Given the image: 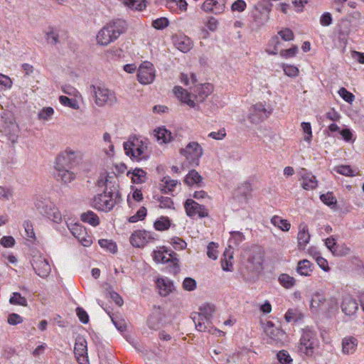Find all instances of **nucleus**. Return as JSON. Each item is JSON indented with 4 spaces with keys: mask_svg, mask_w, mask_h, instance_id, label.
<instances>
[{
    "mask_svg": "<svg viewBox=\"0 0 364 364\" xmlns=\"http://www.w3.org/2000/svg\"><path fill=\"white\" fill-rule=\"evenodd\" d=\"M154 260L156 262L168 264L169 272L177 274L180 272L179 260L177 254L170 248L162 246L159 250H154L152 252Z\"/></svg>",
    "mask_w": 364,
    "mask_h": 364,
    "instance_id": "obj_1",
    "label": "nucleus"
},
{
    "mask_svg": "<svg viewBox=\"0 0 364 364\" xmlns=\"http://www.w3.org/2000/svg\"><path fill=\"white\" fill-rule=\"evenodd\" d=\"M146 140V139L144 141L142 139L139 140L135 136L130 137L128 141L123 144L126 155L129 156L132 161L147 160L149 156L144 154L145 149L147 148Z\"/></svg>",
    "mask_w": 364,
    "mask_h": 364,
    "instance_id": "obj_2",
    "label": "nucleus"
},
{
    "mask_svg": "<svg viewBox=\"0 0 364 364\" xmlns=\"http://www.w3.org/2000/svg\"><path fill=\"white\" fill-rule=\"evenodd\" d=\"M318 343L316 332L306 327L302 330L299 343V352L305 355L312 356Z\"/></svg>",
    "mask_w": 364,
    "mask_h": 364,
    "instance_id": "obj_3",
    "label": "nucleus"
},
{
    "mask_svg": "<svg viewBox=\"0 0 364 364\" xmlns=\"http://www.w3.org/2000/svg\"><path fill=\"white\" fill-rule=\"evenodd\" d=\"M272 6V4L269 0H261L255 5L254 10L252 12V17L257 28L264 25L269 20Z\"/></svg>",
    "mask_w": 364,
    "mask_h": 364,
    "instance_id": "obj_4",
    "label": "nucleus"
},
{
    "mask_svg": "<svg viewBox=\"0 0 364 364\" xmlns=\"http://www.w3.org/2000/svg\"><path fill=\"white\" fill-rule=\"evenodd\" d=\"M35 205L38 213L43 216L46 217L55 223L61 222V213L51 201L46 199L37 200Z\"/></svg>",
    "mask_w": 364,
    "mask_h": 364,
    "instance_id": "obj_5",
    "label": "nucleus"
},
{
    "mask_svg": "<svg viewBox=\"0 0 364 364\" xmlns=\"http://www.w3.org/2000/svg\"><path fill=\"white\" fill-rule=\"evenodd\" d=\"M180 154L186 157L188 163L193 166L199 165L203 151L201 146L196 141L190 142L186 148L180 149Z\"/></svg>",
    "mask_w": 364,
    "mask_h": 364,
    "instance_id": "obj_6",
    "label": "nucleus"
},
{
    "mask_svg": "<svg viewBox=\"0 0 364 364\" xmlns=\"http://www.w3.org/2000/svg\"><path fill=\"white\" fill-rule=\"evenodd\" d=\"M90 92L95 97V103L100 107L105 105L106 103L112 105L117 101L114 93L107 88L96 87L92 85L90 87Z\"/></svg>",
    "mask_w": 364,
    "mask_h": 364,
    "instance_id": "obj_7",
    "label": "nucleus"
},
{
    "mask_svg": "<svg viewBox=\"0 0 364 364\" xmlns=\"http://www.w3.org/2000/svg\"><path fill=\"white\" fill-rule=\"evenodd\" d=\"M272 112V108H266L264 104L258 102L250 108L248 119L252 124H258L265 120Z\"/></svg>",
    "mask_w": 364,
    "mask_h": 364,
    "instance_id": "obj_8",
    "label": "nucleus"
},
{
    "mask_svg": "<svg viewBox=\"0 0 364 364\" xmlns=\"http://www.w3.org/2000/svg\"><path fill=\"white\" fill-rule=\"evenodd\" d=\"M80 159L75 156L74 151H65L56 159L55 169H73L80 162Z\"/></svg>",
    "mask_w": 364,
    "mask_h": 364,
    "instance_id": "obj_9",
    "label": "nucleus"
},
{
    "mask_svg": "<svg viewBox=\"0 0 364 364\" xmlns=\"http://www.w3.org/2000/svg\"><path fill=\"white\" fill-rule=\"evenodd\" d=\"M105 183V188L103 191L105 196L120 203L122 198L119 190V185L116 180V174L114 173V176H109V173H107V182Z\"/></svg>",
    "mask_w": 364,
    "mask_h": 364,
    "instance_id": "obj_10",
    "label": "nucleus"
},
{
    "mask_svg": "<svg viewBox=\"0 0 364 364\" xmlns=\"http://www.w3.org/2000/svg\"><path fill=\"white\" fill-rule=\"evenodd\" d=\"M155 79L154 65L149 62H143L137 70V80L142 85L151 84Z\"/></svg>",
    "mask_w": 364,
    "mask_h": 364,
    "instance_id": "obj_11",
    "label": "nucleus"
},
{
    "mask_svg": "<svg viewBox=\"0 0 364 364\" xmlns=\"http://www.w3.org/2000/svg\"><path fill=\"white\" fill-rule=\"evenodd\" d=\"M184 209L188 217L193 218L196 215L200 218L208 216V210L205 205H200L193 199L188 198L183 203Z\"/></svg>",
    "mask_w": 364,
    "mask_h": 364,
    "instance_id": "obj_12",
    "label": "nucleus"
},
{
    "mask_svg": "<svg viewBox=\"0 0 364 364\" xmlns=\"http://www.w3.org/2000/svg\"><path fill=\"white\" fill-rule=\"evenodd\" d=\"M156 234L145 230H136L130 236L129 242L133 247H143L146 243L154 241Z\"/></svg>",
    "mask_w": 364,
    "mask_h": 364,
    "instance_id": "obj_13",
    "label": "nucleus"
},
{
    "mask_svg": "<svg viewBox=\"0 0 364 364\" xmlns=\"http://www.w3.org/2000/svg\"><path fill=\"white\" fill-rule=\"evenodd\" d=\"M107 198L105 196L104 192L97 194L93 198L92 206L98 210L109 212L115 205L119 203L114 199H107Z\"/></svg>",
    "mask_w": 364,
    "mask_h": 364,
    "instance_id": "obj_14",
    "label": "nucleus"
},
{
    "mask_svg": "<svg viewBox=\"0 0 364 364\" xmlns=\"http://www.w3.org/2000/svg\"><path fill=\"white\" fill-rule=\"evenodd\" d=\"M266 332L269 336V341H267L269 344L282 346L287 338L286 332L279 328L275 327L267 329Z\"/></svg>",
    "mask_w": 364,
    "mask_h": 364,
    "instance_id": "obj_15",
    "label": "nucleus"
},
{
    "mask_svg": "<svg viewBox=\"0 0 364 364\" xmlns=\"http://www.w3.org/2000/svg\"><path fill=\"white\" fill-rule=\"evenodd\" d=\"M164 318V314L160 306H154V311L147 318V326L150 329L158 330L161 327V323Z\"/></svg>",
    "mask_w": 364,
    "mask_h": 364,
    "instance_id": "obj_16",
    "label": "nucleus"
},
{
    "mask_svg": "<svg viewBox=\"0 0 364 364\" xmlns=\"http://www.w3.org/2000/svg\"><path fill=\"white\" fill-rule=\"evenodd\" d=\"M213 86L210 83H204L196 86L193 90L195 100L198 102H203L211 94Z\"/></svg>",
    "mask_w": 364,
    "mask_h": 364,
    "instance_id": "obj_17",
    "label": "nucleus"
},
{
    "mask_svg": "<svg viewBox=\"0 0 364 364\" xmlns=\"http://www.w3.org/2000/svg\"><path fill=\"white\" fill-rule=\"evenodd\" d=\"M109 30L112 31L111 34L114 36V39H117L119 36L124 33L127 29V23L124 20L117 18L111 21L107 24Z\"/></svg>",
    "mask_w": 364,
    "mask_h": 364,
    "instance_id": "obj_18",
    "label": "nucleus"
},
{
    "mask_svg": "<svg viewBox=\"0 0 364 364\" xmlns=\"http://www.w3.org/2000/svg\"><path fill=\"white\" fill-rule=\"evenodd\" d=\"M341 308L346 316H354L358 309V304L355 299L346 296L343 298Z\"/></svg>",
    "mask_w": 364,
    "mask_h": 364,
    "instance_id": "obj_19",
    "label": "nucleus"
},
{
    "mask_svg": "<svg viewBox=\"0 0 364 364\" xmlns=\"http://www.w3.org/2000/svg\"><path fill=\"white\" fill-rule=\"evenodd\" d=\"M173 93L175 96L183 103L188 105L190 107L195 108L196 105L194 100H191V95L188 91L181 86H175L173 87Z\"/></svg>",
    "mask_w": 364,
    "mask_h": 364,
    "instance_id": "obj_20",
    "label": "nucleus"
},
{
    "mask_svg": "<svg viewBox=\"0 0 364 364\" xmlns=\"http://www.w3.org/2000/svg\"><path fill=\"white\" fill-rule=\"evenodd\" d=\"M156 284L161 296H168L173 289V284L168 278H158L156 281Z\"/></svg>",
    "mask_w": 364,
    "mask_h": 364,
    "instance_id": "obj_21",
    "label": "nucleus"
},
{
    "mask_svg": "<svg viewBox=\"0 0 364 364\" xmlns=\"http://www.w3.org/2000/svg\"><path fill=\"white\" fill-rule=\"evenodd\" d=\"M183 182L188 186L196 185L197 187L200 188L203 186V177L195 169H192L188 172L185 176Z\"/></svg>",
    "mask_w": 364,
    "mask_h": 364,
    "instance_id": "obj_22",
    "label": "nucleus"
},
{
    "mask_svg": "<svg viewBox=\"0 0 364 364\" xmlns=\"http://www.w3.org/2000/svg\"><path fill=\"white\" fill-rule=\"evenodd\" d=\"M314 269V264L306 259L298 262L296 272L301 276L309 277Z\"/></svg>",
    "mask_w": 364,
    "mask_h": 364,
    "instance_id": "obj_23",
    "label": "nucleus"
},
{
    "mask_svg": "<svg viewBox=\"0 0 364 364\" xmlns=\"http://www.w3.org/2000/svg\"><path fill=\"white\" fill-rule=\"evenodd\" d=\"M310 234L309 232L308 226L305 224H301L299 226V231L298 233V247L299 250H304L306 245L310 240Z\"/></svg>",
    "mask_w": 364,
    "mask_h": 364,
    "instance_id": "obj_24",
    "label": "nucleus"
},
{
    "mask_svg": "<svg viewBox=\"0 0 364 364\" xmlns=\"http://www.w3.org/2000/svg\"><path fill=\"white\" fill-rule=\"evenodd\" d=\"M358 341L353 336H348L342 340V351L344 354L350 355L355 353Z\"/></svg>",
    "mask_w": 364,
    "mask_h": 364,
    "instance_id": "obj_25",
    "label": "nucleus"
},
{
    "mask_svg": "<svg viewBox=\"0 0 364 364\" xmlns=\"http://www.w3.org/2000/svg\"><path fill=\"white\" fill-rule=\"evenodd\" d=\"M53 175L57 181L64 183H70L75 178V173L71 169H55Z\"/></svg>",
    "mask_w": 364,
    "mask_h": 364,
    "instance_id": "obj_26",
    "label": "nucleus"
},
{
    "mask_svg": "<svg viewBox=\"0 0 364 364\" xmlns=\"http://www.w3.org/2000/svg\"><path fill=\"white\" fill-rule=\"evenodd\" d=\"M154 136L159 144H167L173 140L171 132L165 127H161L154 131Z\"/></svg>",
    "mask_w": 364,
    "mask_h": 364,
    "instance_id": "obj_27",
    "label": "nucleus"
},
{
    "mask_svg": "<svg viewBox=\"0 0 364 364\" xmlns=\"http://www.w3.org/2000/svg\"><path fill=\"white\" fill-rule=\"evenodd\" d=\"M111 33L112 31L109 27L107 25L105 26L97 33V43L102 46H107L111 42L114 41L116 39H114V36Z\"/></svg>",
    "mask_w": 364,
    "mask_h": 364,
    "instance_id": "obj_28",
    "label": "nucleus"
},
{
    "mask_svg": "<svg viewBox=\"0 0 364 364\" xmlns=\"http://www.w3.org/2000/svg\"><path fill=\"white\" fill-rule=\"evenodd\" d=\"M173 43L176 48L183 53L188 52L192 48L191 38L186 36L176 37Z\"/></svg>",
    "mask_w": 364,
    "mask_h": 364,
    "instance_id": "obj_29",
    "label": "nucleus"
},
{
    "mask_svg": "<svg viewBox=\"0 0 364 364\" xmlns=\"http://www.w3.org/2000/svg\"><path fill=\"white\" fill-rule=\"evenodd\" d=\"M130 174L132 175L131 177L132 183L134 184H141L145 183L146 172L141 168H136L133 171H128L127 176H129Z\"/></svg>",
    "mask_w": 364,
    "mask_h": 364,
    "instance_id": "obj_30",
    "label": "nucleus"
},
{
    "mask_svg": "<svg viewBox=\"0 0 364 364\" xmlns=\"http://www.w3.org/2000/svg\"><path fill=\"white\" fill-rule=\"evenodd\" d=\"M353 22L348 18H342L338 24V38L341 40L345 39L350 33Z\"/></svg>",
    "mask_w": 364,
    "mask_h": 364,
    "instance_id": "obj_31",
    "label": "nucleus"
},
{
    "mask_svg": "<svg viewBox=\"0 0 364 364\" xmlns=\"http://www.w3.org/2000/svg\"><path fill=\"white\" fill-rule=\"evenodd\" d=\"M161 181L164 182V184L161 185L160 191L164 194H167L169 192L173 191L174 188L177 184L181 183L177 180L171 179L168 176H164L161 179Z\"/></svg>",
    "mask_w": 364,
    "mask_h": 364,
    "instance_id": "obj_32",
    "label": "nucleus"
},
{
    "mask_svg": "<svg viewBox=\"0 0 364 364\" xmlns=\"http://www.w3.org/2000/svg\"><path fill=\"white\" fill-rule=\"evenodd\" d=\"M301 186L304 190L314 189L317 187L318 181L311 173H306L302 176Z\"/></svg>",
    "mask_w": 364,
    "mask_h": 364,
    "instance_id": "obj_33",
    "label": "nucleus"
},
{
    "mask_svg": "<svg viewBox=\"0 0 364 364\" xmlns=\"http://www.w3.org/2000/svg\"><path fill=\"white\" fill-rule=\"evenodd\" d=\"M192 319L195 323L196 328L198 331L205 332L208 326L210 323V320L206 318L203 315L195 314Z\"/></svg>",
    "mask_w": 364,
    "mask_h": 364,
    "instance_id": "obj_34",
    "label": "nucleus"
},
{
    "mask_svg": "<svg viewBox=\"0 0 364 364\" xmlns=\"http://www.w3.org/2000/svg\"><path fill=\"white\" fill-rule=\"evenodd\" d=\"M32 266L35 272L41 277H46L50 271V267L46 260L36 262Z\"/></svg>",
    "mask_w": 364,
    "mask_h": 364,
    "instance_id": "obj_35",
    "label": "nucleus"
},
{
    "mask_svg": "<svg viewBox=\"0 0 364 364\" xmlns=\"http://www.w3.org/2000/svg\"><path fill=\"white\" fill-rule=\"evenodd\" d=\"M80 219L83 223H87L93 227H96L100 224L99 217L92 210H87L82 213Z\"/></svg>",
    "mask_w": 364,
    "mask_h": 364,
    "instance_id": "obj_36",
    "label": "nucleus"
},
{
    "mask_svg": "<svg viewBox=\"0 0 364 364\" xmlns=\"http://www.w3.org/2000/svg\"><path fill=\"white\" fill-rule=\"evenodd\" d=\"M66 224L73 235L79 240L83 238L84 235L86 234L85 228L79 223H68L66 222Z\"/></svg>",
    "mask_w": 364,
    "mask_h": 364,
    "instance_id": "obj_37",
    "label": "nucleus"
},
{
    "mask_svg": "<svg viewBox=\"0 0 364 364\" xmlns=\"http://www.w3.org/2000/svg\"><path fill=\"white\" fill-rule=\"evenodd\" d=\"M231 237L228 240V247L234 249L237 247L245 240V235L240 231H232L230 232Z\"/></svg>",
    "mask_w": 364,
    "mask_h": 364,
    "instance_id": "obj_38",
    "label": "nucleus"
},
{
    "mask_svg": "<svg viewBox=\"0 0 364 364\" xmlns=\"http://www.w3.org/2000/svg\"><path fill=\"white\" fill-rule=\"evenodd\" d=\"M320 200L327 206L331 209H336L337 208V199L333 196V192L328 191L326 193H322L320 195Z\"/></svg>",
    "mask_w": 364,
    "mask_h": 364,
    "instance_id": "obj_39",
    "label": "nucleus"
},
{
    "mask_svg": "<svg viewBox=\"0 0 364 364\" xmlns=\"http://www.w3.org/2000/svg\"><path fill=\"white\" fill-rule=\"evenodd\" d=\"M278 282L285 289H291L296 284V279L286 273L281 274L278 277Z\"/></svg>",
    "mask_w": 364,
    "mask_h": 364,
    "instance_id": "obj_40",
    "label": "nucleus"
},
{
    "mask_svg": "<svg viewBox=\"0 0 364 364\" xmlns=\"http://www.w3.org/2000/svg\"><path fill=\"white\" fill-rule=\"evenodd\" d=\"M171 224V220L167 216H161L155 220L154 227L156 230L164 231L169 229Z\"/></svg>",
    "mask_w": 364,
    "mask_h": 364,
    "instance_id": "obj_41",
    "label": "nucleus"
},
{
    "mask_svg": "<svg viewBox=\"0 0 364 364\" xmlns=\"http://www.w3.org/2000/svg\"><path fill=\"white\" fill-rule=\"evenodd\" d=\"M125 6L127 7L137 10L142 11L146 7V0H122Z\"/></svg>",
    "mask_w": 364,
    "mask_h": 364,
    "instance_id": "obj_42",
    "label": "nucleus"
},
{
    "mask_svg": "<svg viewBox=\"0 0 364 364\" xmlns=\"http://www.w3.org/2000/svg\"><path fill=\"white\" fill-rule=\"evenodd\" d=\"M271 223L283 231H288L291 227V224L287 220L282 219L281 217L277 215L272 217Z\"/></svg>",
    "mask_w": 364,
    "mask_h": 364,
    "instance_id": "obj_43",
    "label": "nucleus"
},
{
    "mask_svg": "<svg viewBox=\"0 0 364 364\" xmlns=\"http://www.w3.org/2000/svg\"><path fill=\"white\" fill-rule=\"evenodd\" d=\"M9 303L11 305L27 306L28 302L26 297L22 296L19 292H13L9 298Z\"/></svg>",
    "mask_w": 364,
    "mask_h": 364,
    "instance_id": "obj_44",
    "label": "nucleus"
},
{
    "mask_svg": "<svg viewBox=\"0 0 364 364\" xmlns=\"http://www.w3.org/2000/svg\"><path fill=\"white\" fill-rule=\"evenodd\" d=\"M98 243L102 248H106L107 250L112 254L117 253V245L113 240L100 239Z\"/></svg>",
    "mask_w": 364,
    "mask_h": 364,
    "instance_id": "obj_45",
    "label": "nucleus"
},
{
    "mask_svg": "<svg viewBox=\"0 0 364 364\" xmlns=\"http://www.w3.org/2000/svg\"><path fill=\"white\" fill-rule=\"evenodd\" d=\"M87 342L85 339L76 341L74 353L75 356L87 355Z\"/></svg>",
    "mask_w": 364,
    "mask_h": 364,
    "instance_id": "obj_46",
    "label": "nucleus"
},
{
    "mask_svg": "<svg viewBox=\"0 0 364 364\" xmlns=\"http://www.w3.org/2000/svg\"><path fill=\"white\" fill-rule=\"evenodd\" d=\"M281 67L286 75L290 77H296L299 74V70L297 67L293 65L282 63Z\"/></svg>",
    "mask_w": 364,
    "mask_h": 364,
    "instance_id": "obj_47",
    "label": "nucleus"
},
{
    "mask_svg": "<svg viewBox=\"0 0 364 364\" xmlns=\"http://www.w3.org/2000/svg\"><path fill=\"white\" fill-rule=\"evenodd\" d=\"M339 134L342 136V139L346 142L353 143L356 139V137L353 134V131L346 126L341 129Z\"/></svg>",
    "mask_w": 364,
    "mask_h": 364,
    "instance_id": "obj_48",
    "label": "nucleus"
},
{
    "mask_svg": "<svg viewBox=\"0 0 364 364\" xmlns=\"http://www.w3.org/2000/svg\"><path fill=\"white\" fill-rule=\"evenodd\" d=\"M59 101L63 105H64L65 107H70L74 109H79V104H78L77 100H75V99L70 98L67 96L61 95L59 97Z\"/></svg>",
    "mask_w": 364,
    "mask_h": 364,
    "instance_id": "obj_49",
    "label": "nucleus"
},
{
    "mask_svg": "<svg viewBox=\"0 0 364 364\" xmlns=\"http://www.w3.org/2000/svg\"><path fill=\"white\" fill-rule=\"evenodd\" d=\"M147 215V210L144 206L141 207L135 215L130 216L128 219L129 223H134L139 220H143Z\"/></svg>",
    "mask_w": 364,
    "mask_h": 364,
    "instance_id": "obj_50",
    "label": "nucleus"
},
{
    "mask_svg": "<svg viewBox=\"0 0 364 364\" xmlns=\"http://www.w3.org/2000/svg\"><path fill=\"white\" fill-rule=\"evenodd\" d=\"M169 25V20L166 17H160L152 21L151 26L156 30H163Z\"/></svg>",
    "mask_w": 364,
    "mask_h": 364,
    "instance_id": "obj_51",
    "label": "nucleus"
},
{
    "mask_svg": "<svg viewBox=\"0 0 364 364\" xmlns=\"http://www.w3.org/2000/svg\"><path fill=\"white\" fill-rule=\"evenodd\" d=\"M335 171L345 176H354V171L349 165H341L334 168Z\"/></svg>",
    "mask_w": 364,
    "mask_h": 364,
    "instance_id": "obj_52",
    "label": "nucleus"
},
{
    "mask_svg": "<svg viewBox=\"0 0 364 364\" xmlns=\"http://www.w3.org/2000/svg\"><path fill=\"white\" fill-rule=\"evenodd\" d=\"M200 313H198V315H203L206 318L210 320L213 312L215 311V306L210 304H205L200 307Z\"/></svg>",
    "mask_w": 364,
    "mask_h": 364,
    "instance_id": "obj_53",
    "label": "nucleus"
},
{
    "mask_svg": "<svg viewBox=\"0 0 364 364\" xmlns=\"http://www.w3.org/2000/svg\"><path fill=\"white\" fill-rule=\"evenodd\" d=\"M277 358L281 364H291L293 361L288 351L285 350H279L277 354Z\"/></svg>",
    "mask_w": 364,
    "mask_h": 364,
    "instance_id": "obj_54",
    "label": "nucleus"
},
{
    "mask_svg": "<svg viewBox=\"0 0 364 364\" xmlns=\"http://www.w3.org/2000/svg\"><path fill=\"white\" fill-rule=\"evenodd\" d=\"M326 301L323 294L316 292L313 294L311 299V308H317Z\"/></svg>",
    "mask_w": 364,
    "mask_h": 364,
    "instance_id": "obj_55",
    "label": "nucleus"
},
{
    "mask_svg": "<svg viewBox=\"0 0 364 364\" xmlns=\"http://www.w3.org/2000/svg\"><path fill=\"white\" fill-rule=\"evenodd\" d=\"M338 93L340 97L348 103H352L355 100L354 95L345 87H341Z\"/></svg>",
    "mask_w": 364,
    "mask_h": 364,
    "instance_id": "obj_56",
    "label": "nucleus"
},
{
    "mask_svg": "<svg viewBox=\"0 0 364 364\" xmlns=\"http://www.w3.org/2000/svg\"><path fill=\"white\" fill-rule=\"evenodd\" d=\"M213 14H222L225 8L226 0H213Z\"/></svg>",
    "mask_w": 364,
    "mask_h": 364,
    "instance_id": "obj_57",
    "label": "nucleus"
},
{
    "mask_svg": "<svg viewBox=\"0 0 364 364\" xmlns=\"http://www.w3.org/2000/svg\"><path fill=\"white\" fill-rule=\"evenodd\" d=\"M298 52V47L295 45H293L291 48L288 49H282L280 50L279 54L282 57L284 58H290L294 57Z\"/></svg>",
    "mask_w": 364,
    "mask_h": 364,
    "instance_id": "obj_58",
    "label": "nucleus"
},
{
    "mask_svg": "<svg viewBox=\"0 0 364 364\" xmlns=\"http://www.w3.org/2000/svg\"><path fill=\"white\" fill-rule=\"evenodd\" d=\"M218 244L214 242H210L207 247V255L209 258L216 259L218 258Z\"/></svg>",
    "mask_w": 364,
    "mask_h": 364,
    "instance_id": "obj_59",
    "label": "nucleus"
},
{
    "mask_svg": "<svg viewBox=\"0 0 364 364\" xmlns=\"http://www.w3.org/2000/svg\"><path fill=\"white\" fill-rule=\"evenodd\" d=\"M75 311L80 322L84 324H87L89 322V315L82 307H77Z\"/></svg>",
    "mask_w": 364,
    "mask_h": 364,
    "instance_id": "obj_60",
    "label": "nucleus"
},
{
    "mask_svg": "<svg viewBox=\"0 0 364 364\" xmlns=\"http://www.w3.org/2000/svg\"><path fill=\"white\" fill-rule=\"evenodd\" d=\"M303 132L306 134L304 141L310 142L312 138L311 125L310 122H304L301 124Z\"/></svg>",
    "mask_w": 364,
    "mask_h": 364,
    "instance_id": "obj_61",
    "label": "nucleus"
},
{
    "mask_svg": "<svg viewBox=\"0 0 364 364\" xmlns=\"http://www.w3.org/2000/svg\"><path fill=\"white\" fill-rule=\"evenodd\" d=\"M196 281L191 277H186L183 282V288L186 291H193L196 288Z\"/></svg>",
    "mask_w": 364,
    "mask_h": 364,
    "instance_id": "obj_62",
    "label": "nucleus"
},
{
    "mask_svg": "<svg viewBox=\"0 0 364 364\" xmlns=\"http://www.w3.org/2000/svg\"><path fill=\"white\" fill-rule=\"evenodd\" d=\"M54 114L53 108L50 107H46L43 108L38 114V117L41 119L48 120L50 119L52 115Z\"/></svg>",
    "mask_w": 364,
    "mask_h": 364,
    "instance_id": "obj_63",
    "label": "nucleus"
},
{
    "mask_svg": "<svg viewBox=\"0 0 364 364\" xmlns=\"http://www.w3.org/2000/svg\"><path fill=\"white\" fill-rule=\"evenodd\" d=\"M171 244L176 250H184L186 248V242L178 237H173L171 238Z\"/></svg>",
    "mask_w": 364,
    "mask_h": 364,
    "instance_id": "obj_64",
    "label": "nucleus"
}]
</instances>
